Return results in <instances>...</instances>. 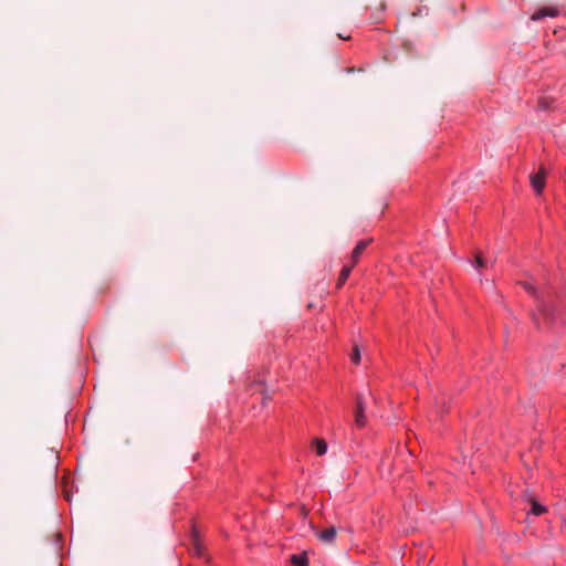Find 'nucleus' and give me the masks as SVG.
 Wrapping results in <instances>:
<instances>
[{
  "label": "nucleus",
  "instance_id": "nucleus-1",
  "mask_svg": "<svg viewBox=\"0 0 566 566\" xmlns=\"http://www.w3.org/2000/svg\"><path fill=\"white\" fill-rule=\"evenodd\" d=\"M522 285L530 294L537 298L538 313L533 315V321L538 328H554L563 324V314L553 302L538 296L531 283L524 282Z\"/></svg>",
  "mask_w": 566,
  "mask_h": 566
},
{
  "label": "nucleus",
  "instance_id": "nucleus-2",
  "mask_svg": "<svg viewBox=\"0 0 566 566\" xmlns=\"http://www.w3.org/2000/svg\"><path fill=\"white\" fill-rule=\"evenodd\" d=\"M355 402H356L355 410H354L355 424L358 428H363L367 423V419H366V415H365L366 402L364 400V397L360 394L356 395Z\"/></svg>",
  "mask_w": 566,
  "mask_h": 566
},
{
  "label": "nucleus",
  "instance_id": "nucleus-3",
  "mask_svg": "<svg viewBox=\"0 0 566 566\" xmlns=\"http://www.w3.org/2000/svg\"><path fill=\"white\" fill-rule=\"evenodd\" d=\"M546 170L541 166L538 172L530 175L531 185L536 195H541L545 188Z\"/></svg>",
  "mask_w": 566,
  "mask_h": 566
},
{
  "label": "nucleus",
  "instance_id": "nucleus-4",
  "mask_svg": "<svg viewBox=\"0 0 566 566\" xmlns=\"http://www.w3.org/2000/svg\"><path fill=\"white\" fill-rule=\"evenodd\" d=\"M337 535L334 526H329L323 531L316 532V536L324 544H333Z\"/></svg>",
  "mask_w": 566,
  "mask_h": 566
},
{
  "label": "nucleus",
  "instance_id": "nucleus-5",
  "mask_svg": "<svg viewBox=\"0 0 566 566\" xmlns=\"http://www.w3.org/2000/svg\"><path fill=\"white\" fill-rule=\"evenodd\" d=\"M558 14V10L557 8L555 7H545V8H541L538 9L537 11H535L533 14H532V20L533 21H538L545 17H556Z\"/></svg>",
  "mask_w": 566,
  "mask_h": 566
},
{
  "label": "nucleus",
  "instance_id": "nucleus-6",
  "mask_svg": "<svg viewBox=\"0 0 566 566\" xmlns=\"http://www.w3.org/2000/svg\"><path fill=\"white\" fill-rule=\"evenodd\" d=\"M371 240H361L357 243V245L354 248L353 252H352V265H355L359 259V256L361 255V253L364 252V250L368 247V244L370 243Z\"/></svg>",
  "mask_w": 566,
  "mask_h": 566
},
{
  "label": "nucleus",
  "instance_id": "nucleus-7",
  "mask_svg": "<svg viewBox=\"0 0 566 566\" xmlns=\"http://www.w3.org/2000/svg\"><path fill=\"white\" fill-rule=\"evenodd\" d=\"M192 553L199 557L203 556V545L196 531L192 532Z\"/></svg>",
  "mask_w": 566,
  "mask_h": 566
},
{
  "label": "nucleus",
  "instance_id": "nucleus-8",
  "mask_svg": "<svg viewBox=\"0 0 566 566\" xmlns=\"http://www.w3.org/2000/svg\"><path fill=\"white\" fill-rule=\"evenodd\" d=\"M290 560L293 565L296 566H308L306 554L292 555Z\"/></svg>",
  "mask_w": 566,
  "mask_h": 566
},
{
  "label": "nucleus",
  "instance_id": "nucleus-9",
  "mask_svg": "<svg viewBox=\"0 0 566 566\" xmlns=\"http://www.w3.org/2000/svg\"><path fill=\"white\" fill-rule=\"evenodd\" d=\"M353 266L354 265H348V266L343 268V270L340 271L339 277L337 280V287L343 286V284L346 282V280L348 279V276L350 274Z\"/></svg>",
  "mask_w": 566,
  "mask_h": 566
},
{
  "label": "nucleus",
  "instance_id": "nucleus-10",
  "mask_svg": "<svg viewBox=\"0 0 566 566\" xmlns=\"http://www.w3.org/2000/svg\"><path fill=\"white\" fill-rule=\"evenodd\" d=\"M314 447L317 455H323L327 451V443L323 439H315Z\"/></svg>",
  "mask_w": 566,
  "mask_h": 566
},
{
  "label": "nucleus",
  "instance_id": "nucleus-11",
  "mask_svg": "<svg viewBox=\"0 0 566 566\" xmlns=\"http://www.w3.org/2000/svg\"><path fill=\"white\" fill-rule=\"evenodd\" d=\"M531 513L536 516L542 515L546 511V509L535 500H531Z\"/></svg>",
  "mask_w": 566,
  "mask_h": 566
},
{
  "label": "nucleus",
  "instance_id": "nucleus-12",
  "mask_svg": "<svg viewBox=\"0 0 566 566\" xmlns=\"http://www.w3.org/2000/svg\"><path fill=\"white\" fill-rule=\"evenodd\" d=\"M474 265L476 269H482L488 265V262L483 259L481 253H478L475 255Z\"/></svg>",
  "mask_w": 566,
  "mask_h": 566
},
{
  "label": "nucleus",
  "instance_id": "nucleus-13",
  "mask_svg": "<svg viewBox=\"0 0 566 566\" xmlns=\"http://www.w3.org/2000/svg\"><path fill=\"white\" fill-rule=\"evenodd\" d=\"M350 359H352V361L354 364H356V365L359 364V361H360V352H359L358 346L354 347Z\"/></svg>",
  "mask_w": 566,
  "mask_h": 566
},
{
  "label": "nucleus",
  "instance_id": "nucleus-14",
  "mask_svg": "<svg viewBox=\"0 0 566 566\" xmlns=\"http://www.w3.org/2000/svg\"><path fill=\"white\" fill-rule=\"evenodd\" d=\"M538 105L542 109H548V107H549L548 98H546V97L541 98L538 102Z\"/></svg>",
  "mask_w": 566,
  "mask_h": 566
},
{
  "label": "nucleus",
  "instance_id": "nucleus-15",
  "mask_svg": "<svg viewBox=\"0 0 566 566\" xmlns=\"http://www.w3.org/2000/svg\"><path fill=\"white\" fill-rule=\"evenodd\" d=\"M259 387H260V394H261L262 400L263 401L270 400L271 396L264 390L263 386L259 385Z\"/></svg>",
  "mask_w": 566,
  "mask_h": 566
},
{
  "label": "nucleus",
  "instance_id": "nucleus-16",
  "mask_svg": "<svg viewBox=\"0 0 566 566\" xmlns=\"http://www.w3.org/2000/svg\"><path fill=\"white\" fill-rule=\"evenodd\" d=\"M379 7H380V10L382 11V10H385L386 4H385L384 2H381V3L379 4Z\"/></svg>",
  "mask_w": 566,
  "mask_h": 566
}]
</instances>
